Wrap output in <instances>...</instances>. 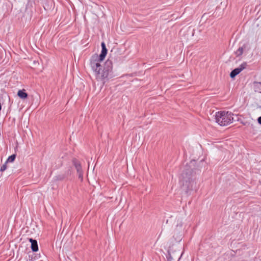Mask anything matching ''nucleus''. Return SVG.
Returning <instances> with one entry per match:
<instances>
[{
  "instance_id": "f257e3e1",
  "label": "nucleus",
  "mask_w": 261,
  "mask_h": 261,
  "mask_svg": "<svg viewBox=\"0 0 261 261\" xmlns=\"http://www.w3.org/2000/svg\"><path fill=\"white\" fill-rule=\"evenodd\" d=\"M179 184L187 192L193 189L196 181L191 169H186L181 173L179 177Z\"/></svg>"
},
{
  "instance_id": "f03ea898",
  "label": "nucleus",
  "mask_w": 261,
  "mask_h": 261,
  "mask_svg": "<svg viewBox=\"0 0 261 261\" xmlns=\"http://www.w3.org/2000/svg\"><path fill=\"white\" fill-rule=\"evenodd\" d=\"M97 59L96 56H95L93 58V62H90V66L94 72L96 79L98 81H103L108 78L109 74V70L106 68H102L100 63H96L95 62L96 61L95 60Z\"/></svg>"
},
{
  "instance_id": "7ed1b4c3",
  "label": "nucleus",
  "mask_w": 261,
  "mask_h": 261,
  "mask_svg": "<svg viewBox=\"0 0 261 261\" xmlns=\"http://www.w3.org/2000/svg\"><path fill=\"white\" fill-rule=\"evenodd\" d=\"M216 122L221 126H226L233 121V114L229 112L222 111L216 113Z\"/></svg>"
},
{
  "instance_id": "20e7f679",
  "label": "nucleus",
  "mask_w": 261,
  "mask_h": 261,
  "mask_svg": "<svg viewBox=\"0 0 261 261\" xmlns=\"http://www.w3.org/2000/svg\"><path fill=\"white\" fill-rule=\"evenodd\" d=\"M101 47H102V50H101V54H100V55H98L97 54H94L93 55L91 58V59H90V62H93V58L95 56L97 57V59L95 60L96 61L95 62L96 63H100L102 61H103L107 54V49L106 48V45H105V43L104 42H102L101 43Z\"/></svg>"
},
{
  "instance_id": "39448f33",
  "label": "nucleus",
  "mask_w": 261,
  "mask_h": 261,
  "mask_svg": "<svg viewBox=\"0 0 261 261\" xmlns=\"http://www.w3.org/2000/svg\"><path fill=\"white\" fill-rule=\"evenodd\" d=\"M246 67V63H244L242 64L239 67L233 70L230 74V76L231 78H234L237 75L239 74L243 69Z\"/></svg>"
},
{
  "instance_id": "423d86ee",
  "label": "nucleus",
  "mask_w": 261,
  "mask_h": 261,
  "mask_svg": "<svg viewBox=\"0 0 261 261\" xmlns=\"http://www.w3.org/2000/svg\"><path fill=\"white\" fill-rule=\"evenodd\" d=\"M29 240L31 243V249L32 251L34 252L38 251V247L37 241L32 239H30Z\"/></svg>"
},
{
  "instance_id": "0eeeda50",
  "label": "nucleus",
  "mask_w": 261,
  "mask_h": 261,
  "mask_svg": "<svg viewBox=\"0 0 261 261\" xmlns=\"http://www.w3.org/2000/svg\"><path fill=\"white\" fill-rule=\"evenodd\" d=\"M24 89L19 90L17 92V95L21 99H25L28 97V94Z\"/></svg>"
},
{
  "instance_id": "6e6552de",
  "label": "nucleus",
  "mask_w": 261,
  "mask_h": 261,
  "mask_svg": "<svg viewBox=\"0 0 261 261\" xmlns=\"http://www.w3.org/2000/svg\"><path fill=\"white\" fill-rule=\"evenodd\" d=\"M15 158H16L15 154L11 155L8 158L6 163H12V162H14Z\"/></svg>"
},
{
  "instance_id": "1a4fd4ad",
  "label": "nucleus",
  "mask_w": 261,
  "mask_h": 261,
  "mask_svg": "<svg viewBox=\"0 0 261 261\" xmlns=\"http://www.w3.org/2000/svg\"><path fill=\"white\" fill-rule=\"evenodd\" d=\"M7 169V165L3 164L0 169V171L3 172L4 171Z\"/></svg>"
},
{
  "instance_id": "9d476101",
  "label": "nucleus",
  "mask_w": 261,
  "mask_h": 261,
  "mask_svg": "<svg viewBox=\"0 0 261 261\" xmlns=\"http://www.w3.org/2000/svg\"><path fill=\"white\" fill-rule=\"evenodd\" d=\"M243 51V48H242V47H240V48L238 49V50H237V54H238V55H242V54Z\"/></svg>"
},
{
  "instance_id": "9b49d317",
  "label": "nucleus",
  "mask_w": 261,
  "mask_h": 261,
  "mask_svg": "<svg viewBox=\"0 0 261 261\" xmlns=\"http://www.w3.org/2000/svg\"><path fill=\"white\" fill-rule=\"evenodd\" d=\"M258 122L261 124V116L257 119Z\"/></svg>"
},
{
  "instance_id": "f8f14e48",
  "label": "nucleus",
  "mask_w": 261,
  "mask_h": 261,
  "mask_svg": "<svg viewBox=\"0 0 261 261\" xmlns=\"http://www.w3.org/2000/svg\"><path fill=\"white\" fill-rule=\"evenodd\" d=\"M76 169H77V170H79V169L80 168V164H77L76 166Z\"/></svg>"
}]
</instances>
